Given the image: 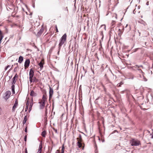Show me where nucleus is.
<instances>
[{"label":"nucleus","mask_w":153,"mask_h":153,"mask_svg":"<svg viewBox=\"0 0 153 153\" xmlns=\"http://www.w3.org/2000/svg\"><path fill=\"white\" fill-rule=\"evenodd\" d=\"M99 29L100 30L99 32L100 35L102 36V39L104 37L103 31L104 30L105 31L106 30L105 25H102Z\"/></svg>","instance_id":"nucleus-4"},{"label":"nucleus","mask_w":153,"mask_h":153,"mask_svg":"<svg viewBox=\"0 0 153 153\" xmlns=\"http://www.w3.org/2000/svg\"><path fill=\"white\" fill-rule=\"evenodd\" d=\"M116 16L115 17L116 18H117V15L116 14Z\"/></svg>","instance_id":"nucleus-61"},{"label":"nucleus","mask_w":153,"mask_h":153,"mask_svg":"<svg viewBox=\"0 0 153 153\" xmlns=\"http://www.w3.org/2000/svg\"><path fill=\"white\" fill-rule=\"evenodd\" d=\"M55 153H59V150H57L56 152Z\"/></svg>","instance_id":"nucleus-44"},{"label":"nucleus","mask_w":153,"mask_h":153,"mask_svg":"<svg viewBox=\"0 0 153 153\" xmlns=\"http://www.w3.org/2000/svg\"><path fill=\"white\" fill-rule=\"evenodd\" d=\"M127 26H128V25H126V27H127Z\"/></svg>","instance_id":"nucleus-62"},{"label":"nucleus","mask_w":153,"mask_h":153,"mask_svg":"<svg viewBox=\"0 0 153 153\" xmlns=\"http://www.w3.org/2000/svg\"><path fill=\"white\" fill-rule=\"evenodd\" d=\"M103 86V89H104V90L105 91V92H106V89L105 88V87L104 86Z\"/></svg>","instance_id":"nucleus-40"},{"label":"nucleus","mask_w":153,"mask_h":153,"mask_svg":"<svg viewBox=\"0 0 153 153\" xmlns=\"http://www.w3.org/2000/svg\"><path fill=\"white\" fill-rule=\"evenodd\" d=\"M34 74V72L33 69L31 68L29 72V77H33Z\"/></svg>","instance_id":"nucleus-10"},{"label":"nucleus","mask_w":153,"mask_h":153,"mask_svg":"<svg viewBox=\"0 0 153 153\" xmlns=\"http://www.w3.org/2000/svg\"><path fill=\"white\" fill-rule=\"evenodd\" d=\"M114 22H115V21H112V23H114Z\"/></svg>","instance_id":"nucleus-58"},{"label":"nucleus","mask_w":153,"mask_h":153,"mask_svg":"<svg viewBox=\"0 0 153 153\" xmlns=\"http://www.w3.org/2000/svg\"><path fill=\"white\" fill-rule=\"evenodd\" d=\"M135 9H134V11H133V13L134 14H135L136 13V11H135Z\"/></svg>","instance_id":"nucleus-41"},{"label":"nucleus","mask_w":153,"mask_h":153,"mask_svg":"<svg viewBox=\"0 0 153 153\" xmlns=\"http://www.w3.org/2000/svg\"><path fill=\"white\" fill-rule=\"evenodd\" d=\"M28 106H27V105H26V109H27L28 108Z\"/></svg>","instance_id":"nucleus-50"},{"label":"nucleus","mask_w":153,"mask_h":153,"mask_svg":"<svg viewBox=\"0 0 153 153\" xmlns=\"http://www.w3.org/2000/svg\"><path fill=\"white\" fill-rule=\"evenodd\" d=\"M146 5H149V2H147L146 3Z\"/></svg>","instance_id":"nucleus-51"},{"label":"nucleus","mask_w":153,"mask_h":153,"mask_svg":"<svg viewBox=\"0 0 153 153\" xmlns=\"http://www.w3.org/2000/svg\"><path fill=\"white\" fill-rule=\"evenodd\" d=\"M33 77H29V80L30 82H32L33 81Z\"/></svg>","instance_id":"nucleus-27"},{"label":"nucleus","mask_w":153,"mask_h":153,"mask_svg":"<svg viewBox=\"0 0 153 153\" xmlns=\"http://www.w3.org/2000/svg\"><path fill=\"white\" fill-rule=\"evenodd\" d=\"M14 65H16L17 66H18V63H16V64H14Z\"/></svg>","instance_id":"nucleus-54"},{"label":"nucleus","mask_w":153,"mask_h":153,"mask_svg":"<svg viewBox=\"0 0 153 153\" xmlns=\"http://www.w3.org/2000/svg\"><path fill=\"white\" fill-rule=\"evenodd\" d=\"M139 35H140V33L139 32Z\"/></svg>","instance_id":"nucleus-63"},{"label":"nucleus","mask_w":153,"mask_h":153,"mask_svg":"<svg viewBox=\"0 0 153 153\" xmlns=\"http://www.w3.org/2000/svg\"><path fill=\"white\" fill-rule=\"evenodd\" d=\"M45 112L47 111V108L46 107L45 108Z\"/></svg>","instance_id":"nucleus-47"},{"label":"nucleus","mask_w":153,"mask_h":153,"mask_svg":"<svg viewBox=\"0 0 153 153\" xmlns=\"http://www.w3.org/2000/svg\"><path fill=\"white\" fill-rule=\"evenodd\" d=\"M49 99H50L52 97V96L53 94V89L50 87H49Z\"/></svg>","instance_id":"nucleus-7"},{"label":"nucleus","mask_w":153,"mask_h":153,"mask_svg":"<svg viewBox=\"0 0 153 153\" xmlns=\"http://www.w3.org/2000/svg\"><path fill=\"white\" fill-rule=\"evenodd\" d=\"M48 104H47V105L46 106V107H46L47 108L48 106Z\"/></svg>","instance_id":"nucleus-56"},{"label":"nucleus","mask_w":153,"mask_h":153,"mask_svg":"<svg viewBox=\"0 0 153 153\" xmlns=\"http://www.w3.org/2000/svg\"><path fill=\"white\" fill-rule=\"evenodd\" d=\"M25 132H26L27 133V127H26L25 128Z\"/></svg>","instance_id":"nucleus-39"},{"label":"nucleus","mask_w":153,"mask_h":153,"mask_svg":"<svg viewBox=\"0 0 153 153\" xmlns=\"http://www.w3.org/2000/svg\"><path fill=\"white\" fill-rule=\"evenodd\" d=\"M56 44H55V46H56ZM55 47V46H54V47H52V49H53V48H54Z\"/></svg>","instance_id":"nucleus-52"},{"label":"nucleus","mask_w":153,"mask_h":153,"mask_svg":"<svg viewBox=\"0 0 153 153\" xmlns=\"http://www.w3.org/2000/svg\"><path fill=\"white\" fill-rule=\"evenodd\" d=\"M33 98H32L30 101V103L29 106V111L30 112L31 109L33 105Z\"/></svg>","instance_id":"nucleus-12"},{"label":"nucleus","mask_w":153,"mask_h":153,"mask_svg":"<svg viewBox=\"0 0 153 153\" xmlns=\"http://www.w3.org/2000/svg\"><path fill=\"white\" fill-rule=\"evenodd\" d=\"M30 60L29 59H27L25 62L24 66L25 67H28L30 64Z\"/></svg>","instance_id":"nucleus-8"},{"label":"nucleus","mask_w":153,"mask_h":153,"mask_svg":"<svg viewBox=\"0 0 153 153\" xmlns=\"http://www.w3.org/2000/svg\"><path fill=\"white\" fill-rule=\"evenodd\" d=\"M132 69L136 71V70H138L140 73H141L143 74V79H141L142 80L144 81H146L147 79L144 76V73L142 71L139 67V65H136L134 66L131 67Z\"/></svg>","instance_id":"nucleus-2"},{"label":"nucleus","mask_w":153,"mask_h":153,"mask_svg":"<svg viewBox=\"0 0 153 153\" xmlns=\"http://www.w3.org/2000/svg\"><path fill=\"white\" fill-rule=\"evenodd\" d=\"M4 37V36L2 32L0 30V44H1V40L3 39Z\"/></svg>","instance_id":"nucleus-15"},{"label":"nucleus","mask_w":153,"mask_h":153,"mask_svg":"<svg viewBox=\"0 0 153 153\" xmlns=\"http://www.w3.org/2000/svg\"><path fill=\"white\" fill-rule=\"evenodd\" d=\"M11 92L10 91H7L5 93V96L4 97V98L6 100L8 99L11 95Z\"/></svg>","instance_id":"nucleus-6"},{"label":"nucleus","mask_w":153,"mask_h":153,"mask_svg":"<svg viewBox=\"0 0 153 153\" xmlns=\"http://www.w3.org/2000/svg\"><path fill=\"white\" fill-rule=\"evenodd\" d=\"M44 31V28L43 27H42L41 28L40 30L37 33V35L39 36H40L43 32Z\"/></svg>","instance_id":"nucleus-11"},{"label":"nucleus","mask_w":153,"mask_h":153,"mask_svg":"<svg viewBox=\"0 0 153 153\" xmlns=\"http://www.w3.org/2000/svg\"><path fill=\"white\" fill-rule=\"evenodd\" d=\"M30 104V102L29 100H27L26 102V105L27 106H29Z\"/></svg>","instance_id":"nucleus-30"},{"label":"nucleus","mask_w":153,"mask_h":153,"mask_svg":"<svg viewBox=\"0 0 153 153\" xmlns=\"http://www.w3.org/2000/svg\"><path fill=\"white\" fill-rule=\"evenodd\" d=\"M134 78V76L133 75H131V76L129 78V79H133Z\"/></svg>","instance_id":"nucleus-37"},{"label":"nucleus","mask_w":153,"mask_h":153,"mask_svg":"<svg viewBox=\"0 0 153 153\" xmlns=\"http://www.w3.org/2000/svg\"><path fill=\"white\" fill-rule=\"evenodd\" d=\"M25 153H27V149H26V148L25 149Z\"/></svg>","instance_id":"nucleus-45"},{"label":"nucleus","mask_w":153,"mask_h":153,"mask_svg":"<svg viewBox=\"0 0 153 153\" xmlns=\"http://www.w3.org/2000/svg\"><path fill=\"white\" fill-rule=\"evenodd\" d=\"M43 65H44V63L42 62V61H41L39 63V66L41 69L43 68Z\"/></svg>","instance_id":"nucleus-17"},{"label":"nucleus","mask_w":153,"mask_h":153,"mask_svg":"<svg viewBox=\"0 0 153 153\" xmlns=\"http://www.w3.org/2000/svg\"><path fill=\"white\" fill-rule=\"evenodd\" d=\"M119 33H118V35H120L122 33L121 31V30L120 29H119Z\"/></svg>","instance_id":"nucleus-33"},{"label":"nucleus","mask_w":153,"mask_h":153,"mask_svg":"<svg viewBox=\"0 0 153 153\" xmlns=\"http://www.w3.org/2000/svg\"><path fill=\"white\" fill-rule=\"evenodd\" d=\"M55 28H56V32H58V29H57V27L56 25V26Z\"/></svg>","instance_id":"nucleus-38"},{"label":"nucleus","mask_w":153,"mask_h":153,"mask_svg":"<svg viewBox=\"0 0 153 153\" xmlns=\"http://www.w3.org/2000/svg\"><path fill=\"white\" fill-rule=\"evenodd\" d=\"M27 135H25L24 137V140L25 142H26L27 141Z\"/></svg>","instance_id":"nucleus-36"},{"label":"nucleus","mask_w":153,"mask_h":153,"mask_svg":"<svg viewBox=\"0 0 153 153\" xmlns=\"http://www.w3.org/2000/svg\"><path fill=\"white\" fill-rule=\"evenodd\" d=\"M10 67V66L9 65H7V67H6V70L7 69V68H8L9 67Z\"/></svg>","instance_id":"nucleus-48"},{"label":"nucleus","mask_w":153,"mask_h":153,"mask_svg":"<svg viewBox=\"0 0 153 153\" xmlns=\"http://www.w3.org/2000/svg\"><path fill=\"white\" fill-rule=\"evenodd\" d=\"M18 68V66H16L14 69V72L16 71L17 68Z\"/></svg>","instance_id":"nucleus-29"},{"label":"nucleus","mask_w":153,"mask_h":153,"mask_svg":"<svg viewBox=\"0 0 153 153\" xmlns=\"http://www.w3.org/2000/svg\"><path fill=\"white\" fill-rule=\"evenodd\" d=\"M79 137L80 139L79 141H81L82 139L81 135L80 134H79Z\"/></svg>","instance_id":"nucleus-28"},{"label":"nucleus","mask_w":153,"mask_h":153,"mask_svg":"<svg viewBox=\"0 0 153 153\" xmlns=\"http://www.w3.org/2000/svg\"><path fill=\"white\" fill-rule=\"evenodd\" d=\"M23 60V58L22 56H20L19 57L18 62L20 63H22Z\"/></svg>","instance_id":"nucleus-16"},{"label":"nucleus","mask_w":153,"mask_h":153,"mask_svg":"<svg viewBox=\"0 0 153 153\" xmlns=\"http://www.w3.org/2000/svg\"><path fill=\"white\" fill-rule=\"evenodd\" d=\"M42 143H40L39 144V150L38 151H42Z\"/></svg>","instance_id":"nucleus-24"},{"label":"nucleus","mask_w":153,"mask_h":153,"mask_svg":"<svg viewBox=\"0 0 153 153\" xmlns=\"http://www.w3.org/2000/svg\"><path fill=\"white\" fill-rule=\"evenodd\" d=\"M18 77V75L17 74H16L14 77L13 78H14L15 79H16Z\"/></svg>","instance_id":"nucleus-35"},{"label":"nucleus","mask_w":153,"mask_h":153,"mask_svg":"<svg viewBox=\"0 0 153 153\" xmlns=\"http://www.w3.org/2000/svg\"><path fill=\"white\" fill-rule=\"evenodd\" d=\"M27 109H26V108H25V111H27Z\"/></svg>","instance_id":"nucleus-59"},{"label":"nucleus","mask_w":153,"mask_h":153,"mask_svg":"<svg viewBox=\"0 0 153 153\" xmlns=\"http://www.w3.org/2000/svg\"><path fill=\"white\" fill-rule=\"evenodd\" d=\"M33 7L34 8H35V5H33Z\"/></svg>","instance_id":"nucleus-57"},{"label":"nucleus","mask_w":153,"mask_h":153,"mask_svg":"<svg viewBox=\"0 0 153 153\" xmlns=\"http://www.w3.org/2000/svg\"><path fill=\"white\" fill-rule=\"evenodd\" d=\"M15 86L14 85H12L11 86L12 92L13 94H15Z\"/></svg>","instance_id":"nucleus-18"},{"label":"nucleus","mask_w":153,"mask_h":153,"mask_svg":"<svg viewBox=\"0 0 153 153\" xmlns=\"http://www.w3.org/2000/svg\"><path fill=\"white\" fill-rule=\"evenodd\" d=\"M38 81V80L35 77H33V82H37Z\"/></svg>","instance_id":"nucleus-25"},{"label":"nucleus","mask_w":153,"mask_h":153,"mask_svg":"<svg viewBox=\"0 0 153 153\" xmlns=\"http://www.w3.org/2000/svg\"><path fill=\"white\" fill-rule=\"evenodd\" d=\"M143 22V24L144 25V26H145L146 25V22Z\"/></svg>","instance_id":"nucleus-43"},{"label":"nucleus","mask_w":153,"mask_h":153,"mask_svg":"<svg viewBox=\"0 0 153 153\" xmlns=\"http://www.w3.org/2000/svg\"><path fill=\"white\" fill-rule=\"evenodd\" d=\"M18 102L17 100H16L14 104L13 105L12 108V110L13 111H14L15 109V108L17 107L18 106Z\"/></svg>","instance_id":"nucleus-9"},{"label":"nucleus","mask_w":153,"mask_h":153,"mask_svg":"<svg viewBox=\"0 0 153 153\" xmlns=\"http://www.w3.org/2000/svg\"><path fill=\"white\" fill-rule=\"evenodd\" d=\"M1 110H2V109H1V108L0 107V114H1Z\"/></svg>","instance_id":"nucleus-49"},{"label":"nucleus","mask_w":153,"mask_h":153,"mask_svg":"<svg viewBox=\"0 0 153 153\" xmlns=\"http://www.w3.org/2000/svg\"><path fill=\"white\" fill-rule=\"evenodd\" d=\"M77 145L78 147L80 148H81L82 146V144L80 141H78L77 143Z\"/></svg>","instance_id":"nucleus-19"},{"label":"nucleus","mask_w":153,"mask_h":153,"mask_svg":"<svg viewBox=\"0 0 153 153\" xmlns=\"http://www.w3.org/2000/svg\"><path fill=\"white\" fill-rule=\"evenodd\" d=\"M40 104L39 105V108L40 109H43L45 105V102H42V101L39 102H38Z\"/></svg>","instance_id":"nucleus-5"},{"label":"nucleus","mask_w":153,"mask_h":153,"mask_svg":"<svg viewBox=\"0 0 153 153\" xmlns=\"http://www.w3.org/2000/svg\"><path fill=\"white\" fill-rule=\"evenodd\" d=\"M27 121V116H25L24 118V120L23 121V123L24 125L25 124Z\"/></svg>","instance_id":"nucleus-21"},{"label":"nucleus","mask_w":153,"mask_h":153,"mask_svg":"<svg viewBox=\"0 0 153 153\" xmlns=\"http://www.w3.org/2000/svg\"><path fill=\"white\" fill-rule=\"evenodd\" d=\"M16 79L14 78H13L12 79V85H14L16 82Z\"/></svg>","instance_id":"nucleus-22"},{"label":"nucleus","mask_w":153,"mask_h":153,"mask_svg":"<svg viewBox=\"0 0 153 153\" xmlns=\"http://www.w3.org/2000/svg\"><path fill=\"white\" fill-rule=\"evenodd\" d=\"M139 66L140 68H141L142 69L144 68V67L142 65H139Z\"/></svg>","instance_id":"nucleus-34"},{"label":"nucleus","mask_w":153,"mask_h":153,"mask_svg":"<svg viewBox=\"0 0 153 153\" xmlns=\"http://www.w3.org/2000/svg\"><path fill=\"white\" fill-rule=\"evenodd\" d=\"M46 100L47 98L46 97V96L44 94L43 95L42 98L41 100V101L45 102V101H46Z\"/></svg>","instance_id":"nucleus-14"},{"label":"nucleus","mask_w":153,"mask_h":153,"mask_svg":"<svg viewBox=\"0 0 153 153\" xmlns=\"http://www.w3.org/2000/svg\"><path fill=\"white\" fill-rule=\"evenodd\" d=\"M37 94L35 92L33 91L32 90L30 93V95L32 97H36L37 96Z\"/></svg>","instance_id":"nucleus-13"},{"label":"nucleus","mask_w":153,"mask_h":153,"mask_svg":"<svg viewBox=\"0 0 153 153\" xmlns=\"http://www.w3.org/2000/svg\"><path fill=\"white\" fill-rule=\"evenodd\" d=\"M47 114V111L45 112V116H46Z\"/></svg>","instance_id":"nucleus-42"},{"label":"nucleus","mask_w":153,"mask_h":153,"mask_svg":"<svg viewBox=\"0 0 153 153\" xmlns=\"http://www.w3.org/2000/svg\"><path fill=\"white\" fill-rule=\"evenodd\" d=\"M53 130H54V131H55L56 133V134H58V132H57V129H55V128H53Z\"/></svg>","instance_id":"nucleus-32"},{"label":"nucleus","mask_w":153,"mask_h":153,"mask_svg":"<svg viewBox=\"0 0 153 153\" xmlns=\"http://www.w3.org/2000/svg\"><path fill=\"white\" fill-rule=\"evenodd\" d=\"M41 151H38L37 152V153H41Z\"/></svg>","instance_id":"nucleus-46"},{"label":"nucleus","mask_w":153,"mask_h":153,"mask_svg":"<svg viewBox=\"0 0 153 153\" xmlns=\"http://www.w3.org/2000/svg\"><path fill=\"white\" fill-rule=\"evenodd\" d=\"M130 143L132 146H137L140 144V142L139 140L134 139H132L130 140Z\"/></svg>","instance_id":"nucleus-3"},{"label":"nucleus","mask_w":153,"mask_h":153,"mask_svg":"<svg viewBox=\"0 0 153 153\" xmlns=\"http://www.w3.org/2000/svg\"><path fill=\"white\" fill-rule=\"evenodd\" d=\"M46 134V131H44L42 132L41 135L43 137H45Z\"/></svg>","instance_id":"nucleus-20"},{"label":"nucleus","mask_w":153,"mask_h":153,"mask_svg":"<svg viewBox=\"0 0 153 153\" xmlns=\"http://www.w3.org/2000/svg\"><path fill=\"white\" fill-rule=\"evenodd\" d=\"M140 6H139L138 7V9H140Z\"/></svg>","instance_id":"nucleus-55"},{"label":"nucleus","mask_w":153,"mask_h":153,"mask_svg":"<svg viewBox=\"0 0 153 153\" xmlns=\"http://www.w3.org/2000/svg\"><path fill=\"white\" fill-rule=\"evenodd\" d=\"M5 29H6V30L7 31V30H8L6 28H5Z\"/></svg>","instance_id":"nucleus-60"},{"label":"nucleus","mask_w":153,"mask_h":153,"mask_svg":"<svg viewBox=\"0 0 153 153\" xmlns=\"http://www.w3.org/2000/svg\"><path fill=\"white\" fill-rule=\"evenodd\" d=\"M145 46H147V45H146V42H145Z\"/></svg>","instance_id":"nucleus-53"},{"label":"nucleus","mask_w":153,"mask_h":153,"mask_svg":"<svg viewBox=\"0 0 153 153\" xmlns=\"http://www.w3.org/2000/svg\"><path fill=\"white\" fill-rule=\"evenodd\" d=\"M104 140H102V142H104Z\"/></svg>","instance_id":"nucleus-64"},{"label":"nucleus","mask_w":153,"mask_h":153,"mask_svg":"<svg viewBox=\"0 0 153 153\" xmlns=\"http://www.w3.org/2000/svg\"><path fill=\"white\" fill-rule=\"evenodd\" d=\"M64 146H62V152L61 153H64Z\"/></svg>","instance_id":"nucleus-31"},{"label":"nucleus","mask_w":153,"mask_h":153,"mask_svg":"<svg viewBox=\"0 0 153 153\" xmlns=\"http://www.w3.org/2000/svg\"><path fill=\"white\" fill-rule=\"evenodd\" d=\"M67 35L66 33L64 34L62 37L59 40V44L58 51L57 52L58 55H59V51L60 50L61 46L65 43L66 40Z\"/></svg>","instance_id":"nucleus-1"},{"label":"nucleus","mask_w":153,"mask_h":153,"mask_svg":"<svg viewBox=\"0 0 153 153\" xmlns=\"http://www.w3.org/2000/svg\"><path fill=\"white\" fill-rule=\"evenodd\" d=\"M137 77L140 78V79L141 80L143 81L141 79H143V74H142V76L140 74L138 75V76H137Z\"/></svg>","instance_id":"nucleus-23"},{"label":"nucleus","mask_w":153,"mask_h":153,"mask_svg":"<svg viewBox=\"0 0 153 153\" xmlns=\"http://www.w3.org/2000/svg\"><path fill=\"white\" fill-rule=\"evenodd\" d=\"M123 83L122 82H120V83H119L118 84H117V86L118 87H120V86H121V85H122L123 84Z\"/></svg>","instance_id":"nucleus-26"}]
</instances>
